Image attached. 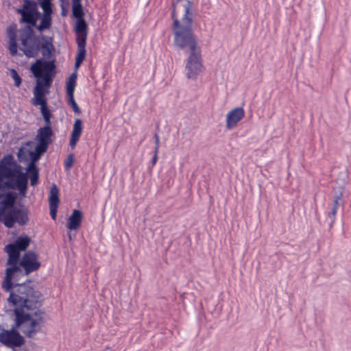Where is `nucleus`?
I'll return each mask as SVG.
<instances>
[{
	"mask_svg": "<svg viewBox=\"0 0 351 351\" xmlns=\"http://www.w3.org/2000/svg\"><path fill=\"white\" fill-rule=\"evenodd\" d=\"M5 188L17 191L21 197L26 196L27 172H23L11 155L3 156L0 161V221L8 228L13 227L15 223L26 224L29 220L27 210L14 206L16 195L4 191Z\"/></svg>",
	"mask_w": 351,
	"mask_h": 351,
	"instance_id": "nucleus-1",
	"label": "nucleus"
},
{
	"mask_svg": "<svg viewBox=\"0 0 351 351\" xmlns=\"http://www.w3.org/2000/svg\"><path fill=\"white\" fill-rule=\"evenodd\" d=\"M8 301L14 308L15 327L27 337H35L44 322L42 293L27 285H17L10 291Z\"/></svg>",
	"mask_w": 351,
	"mask_h": 351,
	"instance_id": "nucleus-2",
	"label": "nucleus"
},
{
	"mask_svg": "<svg viewBox=\"0 0 351 351\" xmlns=\"http://www.w3.org/2000/svg\"><path fill=\"white\" fill-rule=\"evenodd\" d=\"M31 242L28 236L19 237L14 243L7 245L5 251L8 254L5 276L2 282V288L10 291L17 285H25L20 282L25 281L27 276L38 270L40 267L38 255L32 252H25L20 258L22 252L26 250Z\"/></svg>",
	"mask_w": 351,
	"mask_h": 351,
	"instance_id": "nucleus-3",
	"label": "nucleus"
},
{
	"mask_svg": "<svg viewBox=\"0 0 351 351\" xmlns=\"http://www.w3.org/2000/svg\"><path fill=\"white\" fill-rule=\"evenodd\" d=\"M175 45L197 40L192 32L193 12L189 0H177L172 11Z\"/></svg>",
	"mask_w": 351,
	"mask_h": 351,
	"instance_id": "nucleus-4",
	"label": "nucleus"
},
{
	"mask_svg": "<svg viewBox=\"0 0 351 351\" xmlns=\"http://www.w3.org/2000/svg\"><path fill=\"white\" fill-rule=\"evenodd\" d=\"M187 54L184 72L189 80H195L204 71L201 47L198 40L175 45Z\"/></svg>",
	"mask_w": 351,
	"mask_h": 351,
	"instance_id": "nucleus-5",
	"label": "nucleus"
},
{
	"mask_svg": "<svg viewBox=\"0 0 351 351\" xmlns=\"http://www.w3.org/2000/svg\"><path fill=\"white\" fill-rule=\"evenodd\" d=\"M20 49L27 57H34L37 56L40 49V43L41 37L34 36L32 28L27 26L20 31Z\"/></svg>",
	"mask_w": 351,
	"mask_h": 351,
	"instance_id": "nucleus-6",
	"label": "nucleus"
},
{
	"mask_svg": "<svg viewBox=\"0 0 351 351\" xmlns=\"http://www.w3.org/2000/svg\"><path fill=\"white\" fill-rule=\"evenodd\" d=\"M54 69L53 61L43 60H37L30 68L31 71L37 80H41L43 82L46 83L47 86L51 85L52 77L54 75Z\"/></svg>",
	"mask_w": 351,
	"mask_h": 351,
	"instance_id": "nucleus-7",
	"label": "nucleus"
},
{
	"mask_svg": "<svg viewBox=\"0 0 351 351\" xmlns=\"http://www.w3.org/2000/svg\"><path fill=\"white\" fill-rule=\"evenodd\" d=\"M52 135L53 132L50 125H46L43 128H40L38 130L36 138L37 145L35 147V151L29 152L31 158H34V160L39 159L40 156L46 152L48 145L51 143Z\"/></svg>",
	"mask_w": 351,
	"mask_h": 351,
	"instance_id": "nucleus-8",
	"label": "nucleus"
},
{
	"mask_svg": "<svg viewBox=\"0 0 351 351\" xmlns=\"http://www.w3.org/2000/svg\"><path fill=\"white\" fill-rule=\"evenodd\" d=\"M17 12L21 15V23H25L31 27L36 25L40 12L34 1L24 0L21 8L18 9Z\"/></svg>",
	"mask_w": 351,
	"mask_h": 351,
	"instance_id": "nucleus-9",
	"label": "nucleus"
},
{
	"mask_svg": "<svg viewBox=\"0 0 351 351\" xmlns=\"http://www.w3.org/2000/svg\"><path fill=\"white\" fill-rule=\"evenodd\" d=\"M0 342L10 348L21 347L25 343L23 336L14 328L3 329L0 332Z\"/></svg>",
	"mask_w": 351,
	"mask_h": 351,
	"instance_id": "nucleus-10",
	"label": "nucleus"
},
{
	"mask_svg": "<svg viewBox=\"0 0 351 351\" xmlns=\"http://www.w3.org/2000/svg\"><path fill=\"white\" fill-rule=\"evenodd\" d=\"M245 110L241 106H237L230 109L226 114L225 125L228 130H232L237 128L245 117Z\"/></svg>",
	"mask_w": 351,
	"mask_h": 351,
	"instance_id": "nucleus-11",
	"label": "nucleus"
},
{
	"mask_svg": "<svg viewBox=\"0 0 351 351\" xmlns=\"http://www.w3.org/2000/svg\"><path fill=\"white\" fill-rule=\"evenodd\" d=\"M50 85L47 86L46 83L41 80H36V86L34 90V97L32 99V104L34 106L46 104L45 95L49 93Z\"/></svg>",
	"mask_w": 351,
	"mask_h": 351,
	"instance_id": "nucleus-12",
	"label": "nucleus"
},
{
	"mask_svg": "<svg viewBox=\"0 0 351 351\" xmlns=\"http://www.w3.org/2000/svg\"><path fill=\"white\" fill-rule=\"evenodd\" d=\"M43 14L40 17V23L36 26L37 29L42 32L45 29H48L51 26V14L53 13L51 6H49L47 3H44L41 5Z\"/></svg>",
	"mask_w": 351,
	"mask_h": 351,
	"instance_id": "nucleus-13",
	"label": "nucleus"
},
{
	"mask_svg": "<svg viewBox=\"0 0 351 351\" xmlns=\"http://www.w3.org/2000/svg\"><path fill=\"white\" fill-rule=\"evenodd\" d=\"M50 215L53 220L56 218L57 208L60 202L59 190L56 184H53L50 189L49 197Z\"/></svg>",
	"mask_w": 351,
	"mask_h": 351,
	"instance_id": "nucleus-14",
	"label": "nucleus"
},
{
	"mask_svg": "<svg viewBox=\"0 0 351 351\" xmlns=\"http://www.w3.org/2000/svg\"><path fill=\"white\" fill-rule=\"evenodd\" d=\"M83 125L80 119H77L73 124V130L71 134L69 145L72 149H74L82 133Z\"/></svg>",
	"mask_w": 351,
	"mask_h": 351,
	"instance_id": "nucleus-15",
	"label": "nucleus"
},
{
	"mask_svg": "<svg viewBox=\"0 0 351 351\" xmlns=\"http://www.w3.org/2000/svg\"><path fill=\"white\" fill-rule=\"evenodd\" d=\"M75 29L77 34V42L86 43L87 24L84 19H77Z\"/></svg>",
	"mask_w": 351,
	"mask_h": 351,
	"instance_id": "nucleus-16",
	"label": "nucleus"
},
{
	"mask_svg": "<svg viewBox=\"0 0 351 351\" xmlns=\"http://www.w3.org/2000/svg\"><path fill=\"white\" fill-rule=\"evenodd\" d=\"M16 27L10 25L7 29V34L9 38L8 49L12 55L15 56L17 53L16 44Z\"/></svg>",
	"mask_w": 351,
	"mask_h": 351,
	"instance_id": "nucleus-17",
	"label": "nucleus"
},
{
	"mask_svg": "<svg viewBox=\"0 0 351 351\" xmlns=\"http://www.w3.org/2000/svg\"><path fill=\"white\" fill-rule=\"evenodd\" d=\"M82 219V213L79 210H74L68 219L67 228L69 230H77Z\"/></svg>",
	"mask_w": 351,
	"mask_h": 351,
	"instance_id": "nucleus-18",
	"label": "nucleus"
},
{
	"mask_svg": "<svg viewBox=\"0 0 351 351\" xmlns=\"http://www.w3.org/2000/svg\"><path fill=\"white\" fill-rule=\"evenodd\" d=\"M78 51L75 58V67L77 69L82 63L86 56V43L77 42Z\"/></svg>",
	"mask_w": 351,
	"mask_h": 351,
	"instance_id": "nucleus-19",
	"label": "nucleus"
},
{
	"mask_svg": "<svg viewBox=\"0 0 351 351\" xmlns=\"http://www.w3.org/2000/svg\"><path fill=\"white\" fill-rule=\"evenodd\" d=\"M40 44H41L43 56L45 58H49L53 49L52 43L44 36H41Z\"/></svg>",
	"mask_w": 351,
	"mask_h": 351,
	"instance_id": "nucleus-20",
	"label": "nucleus"
},
{
	"mask_svg": "<svg viewBox=\"0 0 351 351\" xmlns=\"http://www.w3.org/2000/svg\"><path fill=\"white\" fill-rule=\"evenodd\" d=\"M32 161L29 165V166L27 169V172H28V173H29V176L31 180V184L32 186H34L35 184H36L38 183V169H36V165L34 164L36 160H34V158H32Z\"/></svg>",
	"mask_w": 351,
	"mask_h": 351,
	"instance_id": "nucleus-21",
	"label": "nucleus"
},
{
	"mask_svg": "<svg viewBox=\"0 0 351 351\" xmlns=\"http://www.w3.org/2000/svg\"><path fill=\"white\" fill-rule=\"evenodd\" d=\"M72 13L74 17L77 19H84V12L82 10V5L81 1L72 2Z\"/></svg>",
	"mask_w": 351,
	"mask_h": 351,
	"instance_id": "nucleus-22",
	"label": "nucleus"
},
{
	"mask_svg": "<svg viewBox=\"0 0 351 351\" xmlns=\"http://www.w3.org/2000/svg\"><path fill=\"white\" fill-rule=\"evenodd\" d=\"M76 80H77V74L75 73L71 74L70 76L67 84H66V91L68 95H73L75 87L76 84Z\"/></svg>",
	"mask_w": 351,
	"mask_h": 351,
	"instance_id": "nucleus-23",
	"label": "nucleus"
},
{
	"mask_svg": "<svg viewBox=\"0 0 351 351\" xmlns=\"http://www.w3.org/2000/svg\"><path fill=\"white\" fill-rule=\"evenodd\" d=\"M40 111L44 118V120L47 123V125H50L51 113L47 108V104L40 105Z\"/></svg>",
	"mask_w": 351,
	"mask_h": 351,
	"instance_id": "nucleus-24",
	"label": "nucleus"
},
{
	"mask_svg": "<svg viewBox=\"0 0 351 351\" xmlns=\"http://www.w3.org/2000/svg\"><path fill=\"white\" fill-rule=\"evenodd\" d=\"M10 75L11 77L14 81V85L17 87H19L21 84V79L19 74L17 73L16 71L14 69H10L9 70Z\"/></svg>",
	"mask_w": 351,
	"mask_h": 351,
	"instance_id": "nucleus-25",
	"label": "nucleus"
},
{
	"mask_svg": "<svg viewBox=\"0 0 351 351\" xmlns=\"http://www.w3.org/2000/svg\"><path fill=\"white\" fill-rule=\"evenodd\" d=\"M69 104H71L73 111L75 113H77V114H80L81 110L74 99L73 95H69Z\"/></svg>",
	"mask_w": 351,
	"mask_h": 351,
	"instance_id": "nucleus-26",
	"label": "nucleus"
},
{
	"mask_svg": "<svg viewBox=\"0 0 351 351\" xmlns=\"http://www.w3.org/2000/svg\"><path fill=\"white\" fill-rule=\"evenodd\" d=\"M342 196V191H339V193L338 195H335V206H334V208H333V210H332V215H335L336 214V212H337V208L339 205V203L341 200V197Z\"/></svg>",
	"mask_w": 351,
	"mask_h": 351,
	"instance_id": "nucleus-27",
	"label": "nucleus"
},
{
	"mask_svg": "<svg viewBox=\"0 0 351 351\" xmlns=\"http://www.w3.org/2000/svg\"><path fill=\"white\" fill-rule=\"evenodd\" d=\"M73 162H74V158H73V154H70L68 156L66 161H65V167L67 169H70L73 165Z\"/></svg>",
	"mask_w": 351,
	"mask_h": 351,
	"instance_id": "nucleus-28",
	"label": "nucleus"
},
{
	"mask_svg": "<svg viewBox=\"0 0 351 351\" xmlns=\"http://www.w3.org/2000/svg\"><path fill=\"white\" fill-rule=\"evenodd\" d=\"M27 152L26 147H23L19 149V152L17 153L18 158L20 160H22L24 159L25 156V153Z\"/></svg>",
	"mask_w": 351,
	"mask_h": 351,
	"instance_id": "nucleus-29",
	"label": "nucleus"
},
{
	"mask_svg": "<svg viewBox=\"0 0 351 351\" xmlns=\"http://www.w3.org/2000/svg\"><path fill=\"white\" fill-rule=\"evenodd\" d=\"M158 149H155L154 150V157H153V160H152V163L154 165L156 161H157V159H158Z\"/></svg>",
	"mask_w": 351,
	"mask_h": 351,
	"instance_id": "nucleus-30",
	"label": "nucleus"
},
{
	"mask_svg": "<svg viewBox=\"0 0 351 351\" xmlns=\"http://www.w3.org/2000/svg\"><path fill=\"white\" fill-rule=\"evenodd\" d=\"M155 140H156V147L155 149H159V138L157 134H155Z\"/></svg>",
	"mask_w": 351,
	"mask_h": 351,
	"instance_id": "nucleus-31",
	"label": "nucleus"
},
{
	"mask_svg": "<svg viewBox=\"0 0 351 351\" xmlns=\"http://www.w3.org/2000/svg\"><path fill=\"white\" fill-rule=\"evenodd\" d=\"M40 5H43L44 3H46L48 4L49 6H51V0H40Z\"/></svg>",
	"mask_w": 351,
	"mask_h": 351,
	"instance_id": "nucleus-32",
	"label": "nucleus"
},
{
	"mask_svg": "<svg viewBox=\"0 0 351 351\" xmlns=\"http://www.w3.org/2000/svg\"><path fill=\"white\" fill-rule=\"evenodd\" d=\"M68 237H69V241H71L72 237H71V234H68Z\"/></svg>",
	"mask_w": 351,
	"mask_h": 351,
	"instance_id": "nucleus-33",
	"label": "nucleus"
},
{
	"mask_svg": "<svg viewBox=\"0 0 351 351\" xmlns=\"http://www.w3.org/2000/svg\"><path fill=\"white\" fill-rule=\"evenodd\" d=\"M72 2H78V1H81V0H71Z\"/></svg>",
	"mask_w": 351,
	"mask_h": 351,
	"instance_id": "nucleus-34",
	"label": "nucleus"
},
{
	"mask_svg": "<svg viewBox=\"0 0 351 351\" xmlns=\"http://www.w3.org/2000/svg\"><path fill=\"white\" fill-rule=\"evenodd\" d=\"M32 143L29 142V143H27L26 144V145H27V146H29V145H32Z\"/></svg>",
	"mask_w": 351,
	"mask_h": 351,
	"instance_id": "nucleus-35",
	"label": "nucleus"
}]
</instances>
